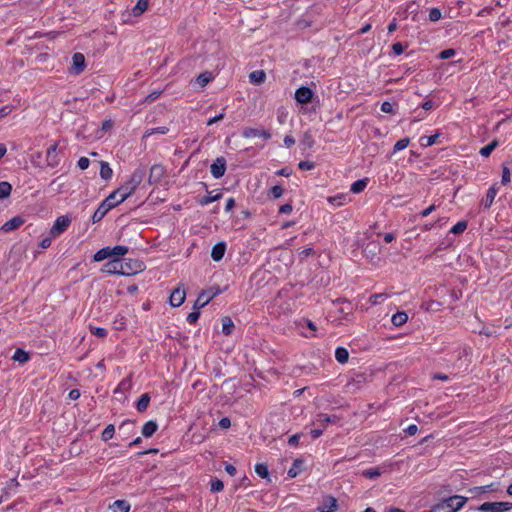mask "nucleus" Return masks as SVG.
<instances>
[{"label":"nucleus","mask_w":512,"mask_h":512,"mask_svg":"<svg viewBox=\"0 0 512 512\" xmlns=\"http://www.w3.org/2000/svg\"><path fill=\"white\" fill-rule=\"evenodd\" d=\"M122 261L119 259H112L104 265L103 271L108 274H118L121 275L122 271Z\"/></svg>","instance_id":"nucleus-12"},{"label":"nucleus","mask_w":512,"mask_h":512,"mask_svg":"<svg viewBox=\"0 0 512 512\" xmlns=\"http://www.w3.org/2000/svg\"><path fill=\"white\" fill-rule=\"evenodd\" d=\"M266 75L262 70H256L250 73L249 79L251 83L261 84L265 81Z\"/></svg>","instance_id":"nucleus-31"},{"label":"nucleus","mask_w":512,"mask_h":512,"mask_svg":"<svg viewBox=\"0 0 512 512\" xmlns=\"http://www.w3.org/2000/svg\"><path fill=\"white\" fill-rule=\"evenodd\" d=\"M73 68L76 74L81 73L85 68V57L81 53H75L72 57Z\"/></svg>","instance_id":"nucleus-16"},{"label":"nucleus","mask_w":512,"mask_h":512,"mask_svg":"<svg viewBox=\"0 0 512 512\" xmlns=\"http://www.w3.org/2000/svg\"><path fill=\"white\" fill-rule=\"evenodd\" d=\"M219 426L222 428V429H227L231 426V421L228 417H223L220 419L219 421Z\"/></svg>","instance_id":"nucleus-64"},{"label":"nucleus","mask_w":512,"mask_h":512,"mask_svg":"<svg viewBox=\"0 0 512 512\" xmlns=\"http://www.w3.org/2000/svg\"><path fill=\"white\" fill-rule=\"evenodd\" d=\"M113 171L109 163L106 161L100 162V176L103 180H110L112 178Z\"/></svg>","instance_id":"nucleus-20"},{"label":"nucleus","mask_w":512,"mask_h":512,"mask_svg":"<svg viewBox=\"0 0 512 512\" xmlns=\"http://www.w3.org/2000/svg\"><path fill=\"white\" fill-rule=\"evenodd\" d=\"M335 358L341 364L346 363L348 361V358H349L348 350L346 348H343V347H338L335 350Z\"/></svg>","instance_id":"nucleus-33"},{"label":"nucleus","mask_w":512,"mask_h":512,"mask_svg":"<svg viewBox=\"0 0 512 512\" xmlns=\"http://www.w3.org/2000/svg\"><path fill=\"white\" fill-rule=\"evenodd\" d=\"M404 431L407 435L413 436L417 433L418 427L415 424H410Z\"/></svg>","instance_id":"nucleus-63"},{"label":"nucleus","mask_w":512,"mask_h":512,"mask_svg":"<svg viewBox=\"0 0 512 512\" xmlns=\"http://www.w3.org/2000/svg\"><path fill=\"white\" fill-rule=\"evenodd\" d=\"M90 331L93 335L104 338L107 336V330L102 327H90Z\"/></svg>","instance_id":"nucleus-49"},{"label":"nucleus","mask_w":512,"mask_h":512,"mask_svg":"<svg viewBox=\"0 0 512 512\" xmlns=\"http://www.w3.org/2000/svg\"><path fill=\"white\" fill-rule=\"evenodd\" d=\"M200 317V312L199 310H193L191 313L188 314L186 320L189 324H195L197 322V320L199 319Z\"/></svg>","instance_id":"nucleus-51"},{"label":"nucleus","mask_w":512,"mask_h":512,"mask_svg":"<svg viewBox=\"0 0 512 512\" xmlns=\"http://www.w3.org/2000/svg\"><path fill=\"white\" fill-rule=\"evenodd\" d=\"M213 79V75L211 72L209 71H205L203 73H201L197 78H196V83L201 87V88H204L209 82H211Z\"/></svg>","instance_id":"nucleus-27"},{"label":"nucleus","mask_w":512,"mask_h":512,"mask_svg":"<svg viewBox=\"0 0 512 512\" xmlns=\"http://www.w3.org/2000/svg\"><path fill=\"white\" fill-rule=\"evenodd\" d=\"M384 471L380 467H372L369 469H366L362 472V475L369 478L374 479L379 477Z\"/></svg>","instance_id":"nucleus-34"},{"label":"nucleus","mask_w":512,"mask_h":512,"mask_svg":"<svg viewBox=\"0 0 512 512\" xmlns=\"http://www.w3.org/2000/svg\"><path fill=\"white\" fill-rule=\"evenodd\" d=\"M387 298L386 294H373L370 296V302L374 305L381 303L383 300Z\"/></svg>","instance_id":"nucleus-52"},{"label":"nucleus","mask_w":512,"mask_h":512,"mask_svg":"<svg viewBox=\"0 0 512 512\" xmlns=\"http://www.w3.org/2000/svg\"><path fill=\"white\" fill-rule=\"evenodd\" d=\"M72 222V218L69 215H62L56 218L54 221L49 234L52 235V237H59L61 234H63L68 227L70 226Z\"/></svg>","instance_id":"nucleus-4"},{"label":"nucleus","mask_w":512,"mask_h":512,"mask_svg":"<svg viewBox=\"0 0 512 512\" xmlns=\"http://www.w3.org/2000/svg\"><path fill=\"white\" fill-rule=\"evenodd\" d=\"M441 17H442V13H441L440 9H438V8L430 9V11H429V20L430 21L436 22V21L440 20Z\"/></svg>","instance_id":"nucleus-47"},{"label":"nucleus","mask_w":512,"mask_h":512,"mask_svg":"<svg viewBox=\"0 0 512 512\" xmlns=\"http://www.w3.org/2000/svg\"><path fill=\"white\" fill-rule=\"evenodd\" d=\"M498 25L501 28L512 30V14L511 15H501L499 18Z\"/></svg>","instance_id":"nucleus-36"},{"label":"nucleus","mask_w":512,"mask_h":512,"mask_svg":"<svg viewBox=\"0 0 512 512\" xmlns=\"http://www.w3.org/2000/svg\"><path fill=\"white\" fill-rule=\"evenodd\" d=\"M467 228V222L466 221H459L457 222L450 230L452 234L458 235L463 233Z\"/></svg>","instance_id":"nucleus-41"},{"label":"nucleus","mask_w":512,"mask_h":512,"mask_svg":"<svg viewBox=\"0 0 512 512\" xmlns=\"http://www.w3.org/2000/svg\"><path fill=\"white\" fill-rule=\"evenodd\" d=\"M168 132V128L167 127H157V128H153V129H150V130H147L145 132V136H150L154 133H159V134H166Z\"/></svg>","instance_id":"nucleus-55"},{"label":"nucleus","mask_w":512,"mask_h":512,"mask_svg":"<svg viewBox=\"0 0 512 512\" xmlns=\"http://www.w3.org/2000/svg\"><path fill=\"white\" fill-rule=\"evenodd\" d=\"M226 171V160L223 157H218L210 166V172L216 179L221 178Z\"/></svg>","instance_id":"nucleus-7"},{"label":"nucleus","mask_w":512,"mask_h":512,"mask_svg":"<svg viewBox=\"0 0 512 512\" xmlns=\"http://www.w3.org/2000/svg\"><path fill=\"white\" fill-rule=\"evenodd\" d=\"M510 181H511L510 169L507 166L504 165L503 168H502L501 183L503 185H507L508 183H510Z\"/></svg>","instance_id":"nucleus-45"},{"label":"nucleus","mask_w":512,"mask_h":512,"mask_svg":"<svg viewBox=\"0 0 512 512\" xmlns=\"http://www.w3.org/2000/svg\"><path fill=\"white\" fill-rule=\"evenodd\" d=\"M148 8V0H138L136 5L132 9L134 16L142 15Z\"/></svg>","instance_id":"nucleus-28"},{"label":"nucleus","mask_w":512,"mask_h":512,"mask_svg":"<svg viewBox=\"0 0 512 512\" xmlns=\"http://www.w3.org/2000/svg\"><path fill=\"white\" fill-rule=\"evenodd\" d=\"M143 177L144 171L142 169L135 170L130 175L129 179L118 189H116V193L119 195V201L124 202L127 198H129L141 184Z\"/></svg>","instance_id":"nucleus-2"},{"label":"nucleus","mask_w":512,"mask_h":512,"mask_svg":"<svg viewBox=\"0 0 512 512\" xmlns=\"http://www.w3.org/2000/svg\"><path fill=\"white\" fill-rule=\"evenodd\" d=\"M112 512H129L130 504L126 500H116L110 506Z\"/></svg>","instance_id":"nucleus-18"},{"label":"nucleus","mask_w":512,"mask_h":512,"mask_svg":"<svg viewBox=\"0 0 512 512\" xmlns=\"http://www.w3.org/2000/svg\"><path fill=\"white\" fill-rule=\"evenodd\" d=\"M24 222H25V220L23 217L15 216V217L11 218L10 220L6 221L2 225L1 230L4 232H11V231L19 228L20 226H22L24 224Z\"/></svg>","instance_id":"nucleus-11"},{"label":"nucleus","mask_w":512,"mask_h":512,"mask_svg":"<svg viewBox=\"0 0 512 512\" xmlns=\"http://www.w3.org/2000/svg\"><path fill=\"white\" fill-rule=\"evenodd\" d=\"M225 251H226V243L225 242H218L212 248L211 258L214 261L218 262V261H220L224 257Z\"/></svg>","instance_id":"nucleus-13"},{"label":"nucleus","mask_w":512,"mask_h":512,"mask_svg":"<svg viewBox=\"0 0 512 512\" xmlns=\"http://www.w3.org/2000/svg\"><path fill=\"white\" fill-rule=\"evenodd\" d=\"M335 421V417H331L327 414H318L316 416V419H315V424H318L320 426H322V429L324 430V428L331 422H334Z\"/></svg>","instance_id":"nucleus-29"},{"label":"nucleus","mask_w":512,"mask_h":512,"mask_svg":"<svg viewBox=\"0 0 512 512\" xmlns=\"http://www.w3.org/2000/svg\"><path fill=\"white\" fill-rule=\"evenodd\" d=\"M114 434H115V426L113 424H109L103 430V432L101 434V439L103 441H108L113 438Z\"/></svg>","instance_id":"nucleus-40"},{"label":"nucleus","mask_w":512,"mask_h":512,"mask_svg":"<svg viewBox=\"0 0 512 512\" xmlns=\"http://www.w3.org/2000/svg\"><path fill=\"white\" fill-rule=\"evenodd\" d=\"M110 210L109 205L102 202L92 215V222L97 223L101 221Z\"/></svg>","instance_id":"nucleus-15"},{"label":"nucleus","mask_w":512,"mask_h":512,"mask_svg":"<svg viewBox=\"0 0 512 512\" xmlns=\"http://www.w3.org/2000/svg\"><path fill=\"white\" fill-rule=\"evenodd\" d=\"M392 50L395 55H400L403 53L404 48L400 42H397L392 45Z\"/></svg>","instance_id":"nucleus-62"},{"label":"nucleus","mask_w":512,"mask_h":512,"mask_svg":"<svg viewBox=\"0 0 512 512\" xmlns=\"http://www.w3.org/2000/svg\"><path fill=\"white\" fill-rule=\"evenodd\" d=\"M345 200H346V196H344V195H339V196L329 198V202L336 206L343 205Z\"/></svg>","instance_id":"nucleus-54"},{"label":"nucleus","mask_w":512,"mask_h":512,"mask_svg":"<svg viewBox=\"0 0 512 512\" xmlns=\"http://www.w3.org/2000/svg\"><path fill=\"white\" fill-rule=\"evenodd\" d=\"M12 191V186L9 182L2 181L0 182V199L7 198L10 196Z\"/></svg>","instance_id":"nucleus-38"},{"label":"nucleus","mask_w":512,"mask_h":512,"mask_svg":"<svg viewBox=\"0 0 512 512\" xmlns=\"http://www.w3.org/2000/svg\"><path fill=\"white\" fill-rule=\"evenodd\" d=\"M493 490H494L493 484L478 486V487H474V488L470 489L471 492L476 493V494L485 493V492L493 491Z\"/></svg>","instance_id":"nucleus-48"},{"label":"nucleus","mask_w":512,"mask_h":512,"mask_svg":"<svg viewBox=\"0 0 512 512\" xmlns=\"http://www.w3.org/2000/svg\"><path fill=\"white\" fill-rule=\"evenodd\" d=\"M216 295V293H213L211 291H202L196 301L194 302L193 309L200 310L202 307L207 305L212 298Z\"/></svg>","instance_id":"nucleus-8"},{"label":"nucleus","mask_w":512,"mask_h":512,"mask_svg":"<svg viewBox=\"0 0 512 512\" xmlns=\"http://www.w3.org/2000/svg\"><path fill=\"white\" fill-rule=\"evenodd\" d=\"M497 193H498V188L495 185L491 186L488 189L485 198L481 202V204L483 205V207L485 209H489L492 206Z\"/></svg>","instance_id":"nucleus-14"},{"label":"nucleus","mask_w":512,"mask_h":512,"mask_svg":"<svg viewBox=\"0 0 512 512\" xmlns=\"http://www.w3.org/2000/svg\"><path fill=\"white\" fill-rule=\"evenodd\" d=\"M455 55H456V50L449 48V49H445V50L441 51L438 55V58L446 60V59L454 57Z\"/></svg>","instance_id":"nucleus-46"},{"label":"nucleus","mask_w":512,"mask_h":512,"mask_svg":"<svg viewBox=\"0 0 512 512\" xmlns=\"http://www.w3.org/2000/svg\"><path fill=\"white\" fill-rule=\"evenodd\" d=\"M122 261V276H132L145 269V265L138 259H123Z\"/></svg>","instance_id":"nucleus-3"},{"label":"nucleus","mask_w":512,"mask_h":512,"mask_svg":"<svg viewBox=\"0 0 512 512\" xmlns=\"http://www.w3.org/2000/svg\"><path fill=\"white\" fill-rule=\"evenodd\" d=\"M368 178H363L352 183L350 191L354 194L362 192L368 185Z\"/></svg>","instance_id":"nucleus-23"},{"label":"nucleus","mask_w":512,"mask_h":512,"mask_svg":"<svg viewBox=\"0 0 512 512\" xmlns=\"http://www.w3.org/2000/svg\"><path fill=\"white\" fill-rule=\"evenodd\" d=\"M498 146V141L497 140H494L492 141L491 143H489L488 145L482 147L479 151L480 155L483 156V157H488L491 155V153L493 152V150Z\"/></svg>","instance_id":"nucleus-37"},{"label":"nucleus","mask_w":512,"mask_h":512,"mask_svg":"<svg viewBox=\"0 0 512 512\" xmlns=\"http://www.w3.org/2000/svg\"><path fill=\"white\" fill-rule=\"evenodd\" d=\"M283 192V188L279 185H275L270 189V195L275 199L280 198L283 195Z\"/></svg>","instance_id":"nucleus-50"},{"label":"nucleus","mask_w":512,"mask_h":512,"mask_svg":"<svg viewBox=\"0 0 512 512\" xmlns=\"http://www.w3.org/2000/svg\"><path fill=\"white\" fill-rule=\"evenodd\" d=\"M234 323L229 317H224L222 319V332L225 335H230L233 332Z\"/></svg>","instance_id":"nucleus-35"},{"label":"nucleus","mask_w":512,"mask_h":512,"mask_svg":"<svg viewBox=\"0 0 512 512\" xmlns=\"http://www.w3.org/2000/svg\"><path fill=\"white\" fill-rule=\"evenodd\" d=\"M467 501L468 498L465 496L453 495L433 505L430 512H458L465 506Z\"/></svg>","instance_id":"nucleus-1"},{"label":"nucleus","mask_w":512,"mask_h":512,"mask_svg":"<svg viewBox=\"0 0 512 512\" xmlns=\"http://www.w3.org/2000/svg\"><path fill=\"white\" fill-rule=\"evenodd\" d=\"M149 403H150V396L148 393H144L141 395V397L139 398V400L137 401L136 403V409L139 411V412H144L146 411V409L148 408L149 406Z\"/></svg>","instance_id":"nucleus-26"},{"label":"nucleus","mask_w":512,"mask_h":512,"mask_svg":"<svg viewBox=\"0 0 512 512\" xmlns=\"http://www.w3.org/2000/svg\"><path fill=\"white\" fill-rule=\"evenodd\" d=\"M186 293L181 288H176L170 295L169 302L173 307H179L185 301Z\"/></svg>","instance_id":"nucleus-10"},{"label":"nucleus","mask_w":512,"mask_h":512,"mask_svg":"<svg viewBox=\"0 0 512 512\" xmlns=\"http://www.w3.org/2000/svg\"><path fill=\"white\" fill-rule=\"evenodd\" d=\"M158 425L155 421H148L143 425L142 434L144 437H151L157 431Z\"/></svg>","instance_id":"nucleus-21"},{"label":"nucleus","mask_w":512,"mask_h":512,"mask_svg":"<svg viewBox=\"0 0 512 512\" xmlns=\"http://www.w3.org/2000/svg\"><path fill=\"white\" fill-rule=\"evenodd\" d=\"M57 143L50 146L47 150V162L51 167H55L59 164V158L57 157Z\"/></svg>","instance_id":"nucleus-17"},{"label":"nucleus","mask_w":512,"mask_h":512,"mask_svg":"<svg viewBox=\"0 0 512 512\" xmlns=\"http://www.w3.org/2000/svg\"><path fill=\"white\" fill-rule=\"evenodd\" d=\"M298 167L301 170H312L315 167V165L313 162H310V161H301L298 164Z\"/></svg>","instance_id":"nucleus-59"},{"label":"nucleus","mask_w":512,"mask_h":512,"mask_svg":"<svg viewBox=\"0 0 512 512\" xmlns=\"http://www.w3.org/2000/svg\"><path fill=\"white\" fill-rule=\"evenodd\" d=\"M12 359L19 363H26L29 361L30 356L28 352H26L25 350L17 348L14 352Z\"/></svg>","instance_id":"nucleus-25"},{"label":"nucleus","mask_w":512,"mask_h":512,"mask_svg":"<svg viewBox=\"0 0 512 512\" xmlns=\"http://www.w3.org/2000/svg\"><path fill=\"white\" fill-rule=\"evenodd\" d=\"M410 143L409 138H403L397 141L393 147V153H397L403 149H405Z\"/></svg>","instance_id":"nucleus-43"},{"label":"nucleus","mask_w":512,"mask_h":512,"mask_svg":"<svg viewBox=\"0 0 512 512\" xmlns=\"http://www.w3.org/2000/svg\"><path fill=\"white\" fill-rule=\"evenodd\" d=\"M104 204H108L110 209H113L123 201H119V195L116 190L110 193L103 201Z\"/></svg>","instance_id":"nucleus-24"},{"label":"nucleus","mask_w":512,"mask_h":512,"mask_svg":"<svg viewBox=\"0 0 512 512\" xmlns=\"http://www.w3.org/2000/svg\"><path fill=\"white\" fill-rule=\"evenodd\" d=\"M243 137L245 138H264L266 140L271 138V134L264 129H257V128H247L243 131Z\"/></svg>","instance_id":"nucleus-9"},{"label":"nucleus","mask_w":512,"mask_h":512,"mask_svg":"<svg viewBox=\"0 0 512 512\" xmlns=\"http://www.w3.org/2000/svg\"><path fill=\"white\" fill-rule=\"evenodd\" d=\"M302 434H294L288 439V444L290 446H297Z\"/></svg>","instance_id":"nucleus-61"},{"label":"nucleus","mask_w":512,"mask_h":512,"mask_svg":"<svg viewBox=\"0 0 512 512\" xmlns=\"http://www.w3.org/2000/svg\"><path fill=\"white\" fill-rule=\"evenodd\" d=\"M255 472L261 478H267L269 475L268 466L266 464H256Z\"/></svg>","instance_id":"nucleus-42"},{"label":"nucleus","mask_w":512,"mask_h":512,"mask_svg":"<svg viewBox=\"0 0 512 512\" xmlns=\"http://www.w3.org/2000/svg\"><path fill=\"white\" fill-rule=\"evenodd\" d=\"M304 462L300 459H296L290 469L288 470L287 474L290 478L297 477L303 470Z\"/></svg>","instance_id":"nucleus-19"},{"label":"nucleus","mask_w":512,"mask_h":512,"mask_svg":"<svg viewBox=\"0 0 512 512\" xmlns=\"http://www.w3.org/2000/svg\"><path fill=\"white\" fill-rule=\"evenodd\" d=\"M128 252L127 246L117 245L115 247H110V257L123 256Z\"/></svg>","instance_id":"nucleus-39"},{"label":"nucleus","mask_w":512,"mask_h":512,"mask_svg":"<svg viewBox=\"0 0 512 512\" xmlns=\"http://www.w3.org/2000/svg\"><path fill=\"white\" fill-rule=\"evenodd\" d=\"M381 111L384 112V113H393L394 112V106H393V104L391 102L384 101L381 104Z\"/></svg>","instance_id":"nucleus-57"},{"label":"nucleus","mask_w":512,"mask_h":512,"mask_svg":"<svg viewBox=\"0 0 512 512\" xmlns=\"http://www.w3.org/2000/svg\"><path fill=\"white\" fill-rule=\"evenodd\" d=\"M224 488L223 482L219 479H215L211 481V490L213 492H220Z\"/></svg>","instance_id":"nucleus-53"},{"label":"nucleus","mask_w":512,"mask_h":512,"mask_svg":"<svg viewBox=\"0 0 512 512\" xmlns=\"http://www.w3.org/2000/svg\"><path fill=\"white\" fill-rule=\"evenodd\" d=\"M222 197V193L218 192L215 195H208L200 200L201 205H208L212 202L219 200Z\"/></svg>","instance_id":"nucleus-44"},{"label":"nucleus","mask_w":512,"mask_h":512,"mask_svg":"<svg viewBox=\"0 0 512 512\" xmlns=\"http://www.w3.org/2000/svg\"><path fill=\"white\" fill-rule=\"evenodd\" d=\"M78 167L81 169V170H85L89 167L90 165V160L87 158V157H81L79 160H78V163H77Z\"/></svg>","instance_id":"nucleus-58"},{"label":"nucleus","mask_w":512,"mask_h":512,"mask_svg":"<svg viewBox=\"0 0 512 512\" xmlns=\"http://www.w3.org/2000/svg\"><path fill=\"white\" fill-rule=\"evenodd\" d=\"M441 133H436L430 136H422L420 138V144L423 147H429L437 143V139L440 137Z\"/></svg>","instance_id":"nucleus-30"},{"label":"nucleus","mask_w":512,"mask_h":512,"mask_svg":"<svg viewBox=\"0 0 512 512\" xmlns=\"http://www.w3.org/2000/svg\"><path fill=\"white\" fill-rule=\"evenodd\" d=\"M108 258H111L110 257V247L107 246V247H104L100 250H98L94 256H93V259L95 262H101L103 260H106Z\"/></svg>","instance_id":"nucleus-32"},{"label":"nucleus","mask_w":512,"mask_h":512,"mask_svg":"<svg viewBox=\"0 0 512 512\" xmlns=\"http://www.w3.org/2000/svg\"><path fill=\"white\" fill-rule=\"evenodd\" d=\"M224 116H225V113H224V112L219 113L218 115H216V116H214V117L210 118V119L207 121V125H208V126H210V125H212V124H214V123H217V122L221 121V120L224 118Z\"/></svg>","instance_id":"nucleus-60"},{"label":"nucleus","mask_w":512,"mask_h":512,"mask_svg":"<svg viewBox=\"0 0 512 512\" xmlns=\"http://www.w3.org/2000/svg\"><path fill=\"white\" fill-rule=\"evenodd\" d=\"M313 96V91L306 86L299 87L295 92V100L300 104L310 103L312 101Z\"/></svg>","instance_id":"nucleus-6"},{"label":"nucleus","mask_w":512,"mask_h":512,"mask_svg":"<svg viewBox=\"0 0 512 512\" xmlns=\"http://www.w3.org/2000/svg\"><path fill=\"white\" fill-rule=\"evenodd\" d=\"M55 238H56V237H52V235H50V234H49V236L44 237V238L41 240V242H40V244H39V245H40V247H41L42 249H47V248H49V247L51 246V244H52L53 239H55Z\"/></svg>","instance_id":"nucleus-56"},{"label":"nucleus","mask_w":512,"mask_h":512,"mask_svg":"<svg viewBox=\"0 0 512 512\" xmlns=\"http://www.w3.org/2000/svg\"><path fill=\"white\" fill-rule=\"evenodd\" d=\"M407 320L408 315L404 311L395 313L391 318V322L393 323L394 326L397 327L404 325L407 322Z\"/></svg>","instance_id":"nucleus-22"},{"label":"nucleus","mask_w":512,"mask_h":512,"mask_svg":"<svg viewBox=\"0 0 512 512\" xmlns=\"http://www.w3.org/2000/svg\"><path fill=\"white\" fill-rule=\"evenodd\" d=\"M511 509V502H485L477 507V510L481 512H507Z\"/></svg>","instance_id":"nucleus-5"}]
</instances>
